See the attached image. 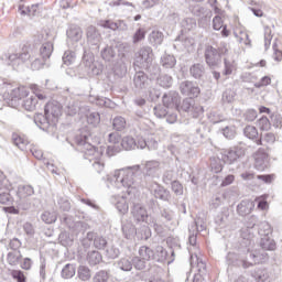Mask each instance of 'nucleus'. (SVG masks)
<instances>
[{"label": "nucleus", "mask_w": 282, "mask_h": 282, "mask_svg": "<svg viewBox=\"0 0 282 282\" xmlns=\"http://www.w3.org/2000/svg\"><path fill=\"white\" fill-rule=\"evenodd\" d=\"M140 175H142L140 165H133L131 167L117 170L113 174H108L106 177H102V180H106V186L110 191H121V193L126 191L128 195H131L138 186H144Z\"/></svg>", "instance_id": "f257e3e1"}, {"label": "nucleus", "mask_w": 282, "mask_h": 282, "mask_svg": "<svg viewBox=\"0 0 282 282\" xmlns=\"http://www.w3.org/2000/svg\"><path fill=\"white\" fill-rule=\"evenodd\" d=\"M63 113V106L58 101H48L44 107V115L37 113L34 116V122L39 129L46 133H56L58 118Z\"/></svg>", "instance_id": "f03ea898"}, {"label": "nucleus", "mask_w": 282, "mask_h": 282, "mask_svg": "<svg viewBox=\"0 0 282 282\" xmlns=\"http://www.w3.org/2000/svg\"><path fill=\"white\" fill-rule=\"evenodd\" d=\"M90 137L91 134L87 129H80L75 134L74 142L77 144L78 151L83 153L85 160H89V162L95 160L93 163L95 171L97 173H102V171H105V164L98 161V158H100V151L96 145H91V143H89Z\"/></svg>", "instance_id": "7ed1b4c3"}, {"label": "nucleus", "mask_w": 282, "mask_h": 282, "mask_svg": "<svg viewBox=\"0 0 282 282\" xmlns=\"http://www.w3.org/2000/svg\"><path fill=\"white\" fill-rule=\"evenodd\" d=\"M3 98L7 101V105L13 109L23 107L25 111H34L36 105H39V98L34 95L30 96V90L23 86L12 89L11 93L4 94Z\"/></svg>", "instance_id": "20e7f679"}, {"label": "nucleus", "mask_w": 282, "mask_h": 282, "mask_svg": "<svg viewBox=\"0 0 282 282\" xmlns=\"http://www.w3.org/2000/svg\"><path fill=\"white\" fill-rule=\"evenodd\" d=\"M133 68L144 69L150 76H160V65L153 64V48L151 46H142L135 54Z\"/></svg>", "instance_id": "39448f33"}, {"label": "nucleus", "mask_w": 282, "mask_h": 282, "mask_svg": "<svg viewBox=\"0 0 282 282\" xmlns=\"http://www.w3.org/2000/svg\"><path fill=\"white\" fill-rule=\"evenodd\" d=\"M258 235L261 250H276V242L272 239V226L268 221H262L258 225Z\"/></svg>", "instance_id": "423d86ee"}, {"label": "nucleus", "mask_w": 282, "mask_h": 282, "mask_svg": "<svg viewBox=\"0 0 282 282\" xmlns=\"http://www.w3.org/2000/svg\"><path fill=\"white\" fill-rule=\"evenodd\" d=\"M134 75L132 78V88L134 91H150L151 87H153V80L158 78V76H152L147 74L144 69H134Z\"/></svg>", "instance_id": "0eeeda50"}, {"label": "nucleus", "mask_w": 282, "mask_h": 282, "mask_svg": "<svg viewBox=\"0 0 282 282\" xmlns=\"http://www.w3.org/2000/svg\"><path fill=\"white\" fill-rule=\"evenodd\" d=\"M259 224V218L254 215L247 220V226L240 229V246H254V230Z\"/></svg>", "instance_id": "6e6552de"}, {"label": "nucleus", "mask_w": 282, "mask_h": 282, "mask_svg": "<svg viewBox=\"0 0 282 282\" xmlns=\"http://www.w3.org/2000/svg\"><path fill=\"white\" fill-rule=\"evenodd\" d=\"M219 154L224 164H239V162H241L246 156V149L241 147H231L229 149L221 150Z\"/></svg>", "instance_id": "1a4fd4ad"}, {"label": "nucleus", "mask_w": 282, "mask_h": 282, "mask_svg": "<svg viewBox=\"0 0 282 282\" xmlns=\"http://www.w3.org/2000/svg\"><path fill=\"white\" fill-rule=\"evenodd\" d=\"M30 52V46H23L21 53H8L2 58L7 61V65H10L13 69H18L19 65H23L26 61H32V54Z\"/></svg>", "instance_id": "9d476101"}, {"label": "nucleus", "mask_w": 282, "mask_h": 282, "mask_svg": "<svg viewBox=\"0 0 282 282\" xmlns=\"http://www.w3.org/2000/svg\"><path fill=\"white\" fill-rule=\"evenodd\" d=\"M227 52L228 48H215L213 45H207L204 52L205 63L210 69H215L221 63V54H226Z\"/></svg>", "instance_id": "9b49d317"}, {"label": "nucleus", "mask_w": 282, "mask_h": 282, "mask_svg": "<svg viewBox=\"0 0 282 282\" xmlns=\"http://www.w3.org/2000/svg\"><path fill=\"white\" fill-rule=\"evenodd\" d=\"M100 56L106 63H118L120 58H123L124 53L120 54L118 45L107 44L101 48Z\"/></svg>", "instance_id": "f8f14e48"}, {"label": "nucleus", "mask_w": 282, "mask_h": 282, "mask_svg": "<svg viewBox=\"0 0 282 282\" xmlns=\"http://www.w3.org/2000/svg\"><path fill=\"white\" fill-rule=\"evenodd\" d=\"M149 191L154 199H160V202H171V191L162 184L154 182L149 186Z\"/></svg>", "instance_id": "ddd939ff"}, {"label": "nucleus", "mask_w": 282, "mask_h": 282, "mask_svg": "<svg viewBox=\"0 0 282 282\" xmlns=\"http://www.w3.org/2000/svg\"><path fill=\"white\" fill-rule=\"evenodd\" d=\"M253 247L254 245H249V246L240 245V248L245 249L243 250L245 253L240 254L243 270H248V268H252V265H256L254 250H252Z\"/></svg>", "instance_id": "4468645a"}, {"label": "nucleus", "mask_w": 282, "mask_h": 282, "mask_svg": "<svg viewBox=\"0 0 282 282\" xmlns=\"http://www.w3.org/2000/svg\"><path fill=\"white\" fill-rule=\"evenodd\" d=\"M87 41L90 47L95 50H100V41H102V35L94 25H89L86 30Z\"/></svg>", "instance_id": "2eb2a0df"}, {"label": "nucleus", "mask_w": 282, "mask_h": 282, "mask_svg": "<svg viewBox=\"0 0 282 282\" xmlns=\"http://www.w3.org/2000/svg\"><path fill=\"white\" fill-rule=\"evenodd\" d=\"M180 91L183 96H188V98H197V96H199L202 93L199 86L188 80L182 82L180 84Z\"/></svg>", "instance_id": "dca6fc26"}, {"label": "nucleus", "mask_w": 282, "mask_h": 282, "mask_svg": "<svg viewBox=\"0 0 282 282\" xmlns=\"http://www.w3.org/2000/svg\"><path fill=\"white\" fill-rule=\"evenodd\" d=\"M163 106L166 107V109H180V94L175 90H170L169 93H165L162 97Z\"/></svg>", "instance_id": "f3484780"}, {"label": "nucleus", "mask_w": 282, "mask_h": 282, "mask_svg": "<svg viewBox=\"0 0 282 282\" xmlns=\"http://www.w3.org/2000/svg\"><path fill=\"white\" fill-rule=\"evenodd\" d=\"M86 240L93 241V246L97 250H105L107 248V246H109V242L107 241V238L105 236H100L94 231L87 232Z\"/></svg>", "instance_id": "a211bd4d"}, {"label": "nucleus", "mask_w": 282, "mask_h": 282, "mask_svg": "<svg viewBox=\"0 0 282 282\" xmlns=\"http://www.w3.org/2000/svg\"><path fill=\"white\" fill-rule=\"evenodd\" d=\"M254 158V169L257 171H265L268 169V152L263 148H259L253 154Z\"/></svg>", "instance_id": "6ab92c4d"}, {"label": "nucleus", "mask_w": 282, "mask_h": 282, "mask_svg": "<svg viewBox=\"0 0 282 282\" xmlns=\"http://www.w3.org/2000/svg\"><path fill=\"white\" fill-rule=\"evenodd\" d=\"M144 177H150L151 180H155V177H160V163L159 161L152 160L147 161L143 167Z\"/></svg>", "instance_id": "aec40b11"}, {"label": "nucleus", "mask_w": 282, "mask_h": 282, "mask_svg": "<svg viewBox=\"0 0 282 282\" xmlns=\"http://www.w3.org/2000/svg\"><path fill=\"white\" fill-rule=\"evenodd\" d=\"M131 215L134 221H138L139 224L140 221L144 223L149 219V212H147V208L140 203L133 204L131 207Z\"/></svg>", "instance_id": "412c9836"}, {"label": "nucleus", "mask_w": 282, "mask_h": 282, "mask_svg": "<svg viewBox=\"0 0 282 282\" xmlns=\"http://www.w3.org/2000/svg\"><path fill=\"white\" fill-rule=\"evenodd\" d=\"M37 41L42 43L39 51L40 58H43L44 61H50L52 52H54V44L52 42H43V34L37 35Z\"/></svg>", "instance_id": "4be33fe9"}, {"label": "nucleus", "mask_w": 282, "mask_h": 282, "mask_svg": "<svg viewBox=\"0 0 282 282\" xmlns=\"http://www.w3.org/2000/svg\"><path fill=\"white\" fill-rule=\"evenodd\" d=\"M111 204L116 206L120 215H127L129 213V203H127V197L120 195H113L110 198Z\"/></svg>", "instance_id": "5701e85b"}, {"label": "nucleus", "mask_w": 282, "mask_h": 282, "mask_svg": "<svg viewBox=\"0 0 282 282\" xmlns=\"http://www.w3.org/2000/svg\"><path fill=\"white\" fill-rule=\"evenodd\" d=\"M121 232L124 239L132 240L138 235V229H135V225L131 220H123L121 221Z\"/></svg>", "instance_id": "b1692460"}, {"label": "nucleus", "mask_w": 282, "mask_h": 282, "mask_svg": "<svg viewBox=\"0 0 282 282\" xmlns=\"http://www.w3.org/2000/svg\"><path fill=\"white\" fill-rule=\"evenodd\" d=\"M237 213L239 217H246L254 210V202L251 199H243L237 205Z\"/></svg>", "instance_id": "393cba45"}, {"label": "nucleus", "mask_w": 282, "mask_h": 282, "mask_svg": "<svg viewBox=\"0 0 282 282\" xmlns=\"http://www.w3.org/2000/svg\"><path fill=\"white\" fill-rule=\"evenodd\" d=\"M82 65H84V67H87L88 69H91V72L96 76H99L100 69H97L96 64H94V53L89 51H84V55L82 57Z\"/></svg>", "instance_id": "a878e982"}, {"label": "nucleus", "mask_w": 282, "mask_h": 282, "mask_svg": "<svg viewBox=\"0 0 282 282\" xmlns=\"http://www.w3.org/2000/svg\"><path fill=\"white\" fill-rule=\"evenodd\" d=\"M140 137L133 138L131 135L123 137L121 139V149L123 151H133L134 149H140L139 145Z\"/></svg>", "instance_id": "bb28decb"}, {"label": "nucleus", "mask_w": 282, "mask_h": 282, "mask_svg": "<svg viewBox=\"0 0 282 282\" xmlns=\"http://www.w3.org/2000/svg\"><path fill=\"white\" fill-rule=\"evenodd\" d=\"M148 41L152 47H160L164 43V33L160 30H152L148 36Z\"/></svg>", "instance_id": "cd10ccee"}, {"label": "nucleus", "mask_w": 282, "mask_h": 282, "mask_svg": "<svg viewBox=\"0 0 282 282\" xmlns=\"http://www.w3.org/2000/svg\"><path fill=\"white\" fill-rule=\"evenodd\" d=\"M66 36L69 39V41H73V43H78V41L83 39V30L80 26L72 24L66 31Z\"/></svg>", "instance_id": "c85d7f7f"}, {"label": "nucleus", "mask_w": 282, "mask_h": 282, "mask_svg": "<svg viewBox=\"0 0 282 282\" xmlns=\"http://www.w3.org/2000/svg\"><path fill=\"white\" fill-rule=\"evenodd\" d=\"M86 261L91 268L100 265V263H102V253L97 250L88 251Z\"/></svg>", "instance_id": "c756f323"}, {"label": "nucleus", "mask_w": 282, "mask_h": 282, "mask_svg": "<svg viewBox=\"0 0 282 282\" xmlns=\"http://www.w3.org/2000/svg\"><path fill=\"white\" fill-rule=\"evenodd\" d=\"M166 259H169V251L164 247L158 246L153 251V261L155 263H165Z\"/></svg>", "instance_id": "7c9ffc66"}, {"label": "nucleus", "mask_w": 282, "mask_h": 282, "mask_svg": "<svg viewBox=\"0 0 282 282\" xmlns=\"http://www.w3.org/2000/svg\"><path fill=\"white\" fill-rule=\"evenodd\" d=\"M139 149H149V151H155V149H158V141L153 137L148 139L139 137Z\"/></svg>", "instance_id": "2f4dec72"}, {"label": "nucleus", "mask_w": 282, "mask_h": 282, "mask_svg": "<svg viewBox=\"0 0 282 282\" xmlns=\"http://www.w3.org/2000/svg\"><path fill=\"white\" fill-rule=\"evenodd\" d=\"M91 269L88 265L80 264L77 268V279L83 282L91 281Z\"/></svg>", "instance_id": "473e14b6"}, {"label": "nucleus", "mask_w": 282, "mask_h": 282, "mask_svg": "<svg viewBox=\"0 0 282 282\" xmlns=\"http://www.w3.org/2000/svg\"><path fill=\"white\" fill-rule=\"evenodd\" d=\"M251 276L257 282H265V281H268V279H270V273H268V269H265V268H256L251 272Z\"/></svg>", "instance_id": "72a5a7b5"}, {"label": "nucleus", "mask_w": 282, "mask_h": 282, "mask_svg": "<svg viewBox=\"0 0 282 282\" xmlns=\"http://www.w3.org/2000/svg\"><path fill=\"white\" fill-rule=\"evenodd\" d=\"M161 65L163 69H174L175 65H177V59L174 55L164 54L161 56Z\"/></svg>", "instance_id": "f704fd0d"}, {"label": "nucleus", "mask_w": 282, "mask_h": 282, "mask_svg": "<svg viewBox=\"0 0 282 282\" xmlns=\"http://www.w3.org/2000/svg\"><path fill=\"white\" fill-rule=\"evenodd\" d=\"M155 78L159 87L163 89H171L173 87V77L171 75H158Z\"/></svg>", "instance_id": "c9c22d12"}, {"label": "nucleus", "mask_w": 282, "mask_h": 282, "mask_svg": "<svg viewBox=\"0 0 282 282\" xmlns=\"http://www.w3.org/2000/svg\"><path fill=\"white\" fill-rule=\"evenodd\" d=\"M227 265H234L236 268H242L241 254L235 252H228L226 256Z\"/></svg>", "instance_id": "e433bc0d"}, {"label": "nucleus", "mask_w": 282, "mask_h": 282, "mask_svg": "<svg viewBox=\"0 0 282 282\" xmlns=\"http://www.w3.org/2000/svg\"><path fill=\"white\" fill-rule=\"evenodd\" d=\"M34 195V187L32 185H20L17 191V197L25 199V197H32Z\"/></svg>", "instance_id": "4c0bfd02"}, {"label": "nucleus", "mask_w": 282, "mask_h": 282, "mask_svg": "<svg viewBox=\"0 0 282 282\" xmlns=\"http://www.w3.org/2000/svg\"><path fill=\"white\" fill-rule=\"evenodd\" d=\"M206 68L204 67V64L199 63L192 65L189 68L191 76L196 80H199L204 76Z\"/></svg>", "instance_id": "58836bf2"}, {"label": "nucleus", "mask_w": 282, "mask_h": 282, "mask_svg": "<svg viewBox=\"0 0 282 282\" xmlns=\"http://www.w3.org/2000/svg\"><path fill=\"white\" fill-rule=\"evenodd\" d=\"M116 265L122 272H131L133 270V261L129 258H121L116 262Z\"/></svg>", "instance_id": "ea45409f"}, {"label": "nucleus", "mask_w": 282, "mask_h": 282, "mask_svg": "<svg viewBox=\"0 0 282 282\" xmlns=\"http://www.w3.org/2000/svg\"><path fill=\"white\" fill-rule=\"evenodd\" d=\"M62 279H74L76 276V264L67 263L64 265L61 272Z\"/></svg>", "instance_id": "a19ab883"}, {"label": "nucleus", "mask_w": 282, "mask_h": 282, "mask_svg": "<svg viewBox=\"0 0 282 282\" xmlns=\"http://www.w3.org/2000/svg\"><path fill=\"white\" fill-rule=\"evenodd\" d=\"M58 241L64 248H70V246H74V236L67 231H62L58 236Z\"/></svg>", "instance_id": "79ce46f5"}, {"label": "nucleus", "mask_w": 282, "mask_h": 282, "mask_svg": "<svg viewBox=\"0 0 282 282\" xmlns=\"http://www.w3.org/2000/svg\"><path fill=\"white\" fill-rule=\"evenodd\" d=\"M195 105V99L193 98H185L182 104L178 102V108H176V111L191 113V110L193 109V106Z\"/></svg>", "instance_id": "37998d69"}, {"label": "nucleus", "mask_w": 282, "mask_h": 282, "mask_svg": "<svg viewBox=\"0 0 282 282\" xmlns=\"http://www.w3.org/2000/svg\"><path fill=\"white\" fill-rule=\"evenodd\" d=\"M153 252L154 250L151 249V247L142 246L139 248L138 254L141 256V259H143V261H147L149 263V261H153Z\"/></svg>", "instance_id": "c03bdc74"}, {"label": "nucleus", "mask_w": 282, "mask_h": 282, "mask_svg": "<svg viewBox=\"0 0 282 282\" xmlns=\"http://www.w3.org/2000/svg\"><path fill=\"white\" fill-rule=\"evenodd\" d=\"M21 259H23L21 251H10L7 254V262L9 265H19V263H21Z\"/></svg>", "instance_id": "a18cd8bd"}, {"label": "nucleus", "mask_w": 282, "mask_h": 282, "mask_svg": "<svg viewBox=\"0 0 282 282\" xmlns=\"http://www.w3.org/2000/svg\"><path fill=\"white\" fill-rule=\"evenodd\" d=\"M112 129L115 131H124L127 129V119L122 116H117L112 119Z\"/></svg>", "instance_id": "49530a36"}, {"label": "nucleus", "mask_w": 282, "mask_h": 282, "mask_svg": "<svg viewBox=\"0 0 282 282\" xmlns=\"http://www.w3.org/2000/svg\"><path fill=\"white\" fill-rule=\"evenodd\" d=\"M243 135L248 140H257L259 138V130L257 127L248 124L243 128Z\"/></svg>", "instance_id": "de8ad7c7"}, {"label": "nucleus", "mask_w": 282, "mask_h": 282, "mask_svg": "<svg viewBox=\"0 0 282 282\" xmlns=\"http://www.w3.org/2000/svg\"><path fill=\"white\" fill-rule=\"evenodd\" d=\"M212 173H221L224 171V160H221V155L218 158H213L210 161Z\"/></svg>", "instance_id": "09e8293b"}, {"label": "nucleus", "mask_w": 282, "mask_h": 282, "mask_svg": "<svg viewBox=\"0 0 282 282\" xmlns=\"http://www.w3.org/2000/svg\"><path fill=\"white\" fill-rule=\"evenodd\" d=\"M251 6L253 7H250L249 10L254 17L261 19V17H263V10H261L263 2H261V0H251Z\"/></svg>", "instance_id": "8fccbe9b"}, {"label": "nucleus", "mask_w": 282, "mask_h": 282, "mask_svg": "<svg viewBox=\"0 0 282 282\" xmlns=\"http://www.w3.org/2000/svg\"><path fill=\"white\" fill-rule=\"evenodd\" d=\"M57 206L63 213H69L72 210V203H69L67 196H57Z\"/></svg>", "instance_id": "3c124183"}, {"label": "nucleus", "mask_w": 282, "mask_h": 282, "mask_svg": "<svg viewBox=\"0 0 282 282\" xmlns=\"http://www.w3.org/2000/svg\"><path fill=\"white\" fill-rule=\"evenodd\" d=\"M105 257L106 259H118V257H120V248L111 245V246H107V248L105 249Z\"/></svg>", "instance_id": "603ef678"}, {"label": "nucleus", "mask_w": 282, "mask_h": 282, "mask_svg": "<svg viewBox=\"0 0 282 282\" xmlns=\"http://www.w3.org/2000/svg\"><path fill=\"white\" fill-rule=\"evenodd\" d=\"M94 105H97V107H107L108 109H112L113 107V101L107 97H100L97 96L93 100Z\"/></svg>", "instance_id": "864d4df0"}, {"label": "nucleus", "mask_w": 282, "mask_h": 282, "mask_svg": "<svg viewBox=\"0 0 282 282\" xmlns=\"http://www.w3.org/2000/svg\"><path fill=\"white\" fill-rule=\"evenodd\" d=\"M207 118L209 120V122H212V124H219V122H226V117H224V115H221L219 111H210L207 115Z\"/></svg>", "instance_id": "5fc2aeb1"}, {"label": "nucleus", "mask_w": 282, "mask_h": 282, "mask_svg": "<svg viewBox=\"0 0 282 282\" xmlns=\"http://www.w3.org/2000/svg\"><path fill=\"white\" fill-rule=\"evenodd\" d=\"M177 180V174H175V171L173 170H166L163 172L162 175V182L165 184V186H169L170 184H173Z\"/></svg>", "instance_id": "6e6d98bb"}, {"label": "nucleus", "mask_w": 282, "mask_h": 282, "mask_svg": "<svg viewBox=\"0 0 282 282\" xmlns=\"http://www.w3.org/2000/svg\"><path fill=\"white\" fill-rule=\"evenodd\" d=\"M11 279L15 282H28V276H25V272L19 269H12L9 271Z\"/></svg>", "instance_id": "4d7b16f0"}, {"label": "nucleus", "mask_w": 282, "mask_h": 282, "mask_svg": "<svg viewBox=\"0 0 282 282\" xmlns=\"http://www.w3.org/2000/svg\"><path fill=\"white\" fill-rule=\"evenodd\" d=\"M113 72L115 76H118V78L127 76V64L124 62H117L113 66Z\"/></svg>", "instance_id": "13d9d810"}, {"label": "nucleus", "mask_w": 282, "mask_h": 282, "mask_svg": "<svg viewBox=\"0 0 282 282\" xmlns=\"http://www.w3.org/2000/svg\"><path fill=\"white\" fill-rule=\"evenodd\" d=\"M257 127L260 129V131H270V129H272V122H270L268 117L262 116L260 119H258Z\"/></svg>", "instance_id": "bf43d9fd"}, {"label": "nucleus", "mask_w": 282, "mask_h": 282, "mask_svg": "<svg viewBox=\"0 0 282 282\" xmlns=\"http://www.w3.org/2000/svg\"><path fill=\"white\" fill-rule=\"evenodd\" d=\"M63 64L69 67L76 62V53L74 51H66L62 57Z\"/></svg>", "instance_id": "052dcab7"}, {"label": "nucleus", "mask_w": 282, "mask_h": 282, "mask_svg": "<svg viewBox=\"0 0 282 282\" xmlns=\"http://www.w3.org/2000/svg\"><path fill=\"white\" fill-rule=\"evenodd\" d=\"M170 110L171 109L166 108V106L164 105H158L153 108L154 116H156L160 119L166 118V116H169Z\"/></svg>", "instance_id": "680f3d73"}, {"label": "nucleus", "mask_w": 282, "mask_h": 282, "mask_svg": "<svg viewBox=\"0 0 282 282\" xmlns=\"http://www.w3.org/2000/svg\"><path fill=\"white\" fill-rule=\"evenodd\" d=\"M41 219L44 221V224H55L58 216L55 214V212H44L41 215Z\"/></svg>", "instance_id": "e2e57ef3"}, {"label": "nucleus", "mask_w": 282, "mask_h": 282, "mask_svg": "<svg viewBox=\"0 0 282 282\" xmlns=\"http://www.w3.org/2000/svg\"><path fill=\"white\" fill-rule=\"evenodd\" d=\"M254 261H256V265L258 263H265V261H268L269 257H268V252H265V250L261 249V250H254Z\"/></svg>", "instance_id": "0e129e2a"}, {"label": "nucleus", "mask_w": 282, "mask_h": 282, "mask_svg": "<svg viewBox=\"0 0 282 282\" xmlns=\"http://www.w3.org/2000/svg\"><path fill=\"white\" fill-rule=\"evenodd\" d=\"M174 218H175V213L173 210L169 208H163L161 210V220L163 221V224H169Z\"/></svg>", "instance_id": "69168bd1"}, {"label": "nucleus", "mask_w": 282, "mask_h": 282, "mask_svg": "<svg viewBox=\"0 0 282 282\" xmlns=\"http://www.w3.org/2000/svg\"><path fill=\"white\" fill-rule=\"evenodd\" d=\"M87 122L91 127H98L100 124V112H89L87 115Z\"/></svg>", "instance_id": "338daca9"}, {"label": "nucleus", "mask_w": 282, "mask_h": 282, "mask_svg": "<svg viewBox=\"0 0 282 282\" xmlns=\"http://www.w3.org/2000/svg\"><path fill=\"white\" fill-rule=\"evenodd\" d=\"M109 281V272L100 270L93 276V282H107Z\"/></svg>", "instance_id": "774afa93"}]
</instances>
